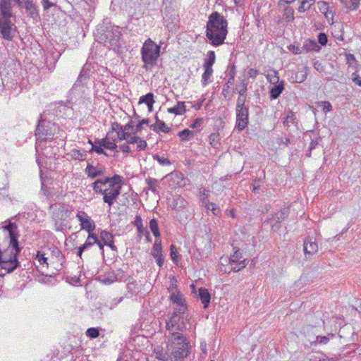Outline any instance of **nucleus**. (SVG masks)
Segmentation results:
<instances>
[{"label": "nucleus", "instance_id": "f257e3e1", "mask_svg": "<svg viewBox=\"0 0 361 361\" xmlns=\"http://www.w3.org/2000/svg\"><path fill=\"white\" fill-rule=\"evenodd\" d=\"M168 289L170 300L176 305L175 311L166 324L169 341V349L175 357H180L187 353L184 332L188 329V326H190L188 318L183 316L187 305L183 295L178 290L176 283H172Z\"/></svg>", "mask_w": 361, "mask_h": 361}, {"label": "nucleus", "instance_id": "f03ea898", "mask_svg": "<svg viewBox=\"0 0 361 361\" xmlns=\"http://www.w3.org/2000/svg\"><path fill=\"white\" fill-rule=\"evenodd\" d=\"M92 187L96 193L103 195V200L110 209L121 193V176L114 175L111 178L97 179L92 183Z\"/></svg>", "mask_w": 361, "mask_h": 361}, {"label": "nucleus", "instance_id": "7ed1b4c3", "mask_svg": "<svg viewBox=\"0 0 361 361\" xmlns=\"http://www.w3.org/2000/svg\"><path fill=\"white\" fill-rule=\"evenodd\" d=\"M227 26V20L218 12H214L209 16L206 36L212 45L218 47L224 43L228 34Z\"/></svg>", "mask_w": 361, "mask_h": 361}, {"label": "nucleus", "instance_id": "20e7f679", "mask_svg": "<svg viewBox=\"0 0 361 361\" xmlns=\"http://www.w3.org/2000/svg\"><path fill=\"white\" fill-rule=\"evenodd\" d=\"M12 1L20 4V0H0V32L6 39H11L15 32L11 20L13 16Z\"/></svg>", "mask_w": 361, "mask_h": 361}, {"label": "nucleus", "instance_id": "39448f33", "mask_svg": "<svg viewBox=\"0 0 361 361\" xmlns=\"http://www.w3.org/2000/svg\"><path fill=\"white\" fill-rule=\"evenodd\" d=\"M142 60L144 68L148 69L149 66H154L160 55V46L157 45L150 38L145 40L141 49Z\"/></svg>", "mask_w": 361, "mask_h": 361}, {"label": "nucleus", "instance_id": "423d86ee", "mask_svg": "<svg viewBox=\"0 0 361 361\" xmlns=\"http://www.w3.org/2000/svg\"><path fill=\"white\" fill-rule=\"evenodd\" d=\"M51 124L46 121H40L35 130V135L37 140L51 139L53 133L51 130Z\"/></svg>", "mask_w": 361, "mask_h": 361}, {"label": "nucleus", "instance_id": "0eeeda50", "mask_svg": "<svg viewBox=\"0 0 361 361\" xmlns=\"http://www.w3.org/2000/svg\"><path fill=\"white\" fill-rule=\"evenodd\" d=\"M76 217L80 222V227L82 230H85L88 233H91L95 229V224L94 221L85 212L79 211L76 214Z\"/></svg>", "mask_w": 361, "mask_h": 361}, {"label": "nucleus", "instance_id": "6e6552de", "mask_svg": "<svg viewBox=\"0 0 361 361\" xmlns=\"http://www.w3.org/2000/svg\"><path fill=\"white\" fill-rule=\"evenodd\" d=\"M168 335V332L166 331V336H167ZM168 338V337H166ZM167 340H169V338H167ZM185 343L187 344V353L185 355L183 356V357H176L174 356V355L172 353V352L171 350H169V341H168V343H167V351L166 352H164L162 349H155L154 351V353L155 355V357L161 360V361H167L169 358H174L175 360H179V359H182L183 357H185L188 356V353H189V343L187 341V339L185 338Z\"/></svg>", "mask_w": 361, "mask_h": 361}, {"label": "nucleus", "instance_id": "1a4fd4ad", "mask_svg": "<svg viewBox=\"0 0 361 361\" xmlns=\"http://www.w3.org/2000/svg\"><path fill=\"white\" fill-rule=\"evenodd\" d=\"M236 112V128L238 130H244L249 121V108L235 109Z\"/></svg>", "mask_w": 361, "mask_h": 361}, {"label": "nucleus", "instance_id": "9d476101", "mask_svg": "<svg viewBox=\"0 0 361 361\" xmlns=\"http://www.w3.org/2000/svg\"><path fill=\"white\" fill-rule=\"evenodd\" d=\"M126 141L128 145H131L133 148H134V150H136L137 152L145 149L147 146L145 140H142L140 137L135 136V135H131L130 133L127 136Z\"/></svg>", "mask_w": 361, "mask_h": 361}, {"label": "nucleus", "instance_id": "9b49d317", "mask_svg": "<svg viewBox=\"0 0 361 361\" xmlns=\"http://www.w3.org/2000/svg\"><path fill=\"white\" fill-rule=\"evenodd\" d=\"M317 6L319 11L324 14L327 21L330 23L333 22L334 13V6L332 4H329L326 1H320L317 2Z\"/></svg>", "mask_w": 361, "mask_h": 361}, {"label": "nucleus", "instance_id": "f8f14e48", "mask_svg": "<svg viewBox=\"0 0 361 361\" xmlns=\"http://www.w3.org/2000/svg\"><path fill=\"white\" fill-rule=\"evenodd\" d=\"M85 173L89 178H95L103 176L104 173V169L99 165L94 166L92 164L88 163L85 169Z\"/></svg>", "mask_w": 361, "mask_h": 361}, {"label": "nucleus", "instance_id": "ddd939ff", "mask_svg": "<svg viewBox=\"0 0 361 361\" xmlns=\"http://www.w3.org/2000/svg\"><path fill=\"white\" fill-rule=\"evenodd\" d=\"M24 8L33 22H37L39 18L37 6L32 1L27 0L24 1Z\"/></svg>", "mask_w": 361, "mask_h": 361}, {"label": "nucleus", "instance_id": "4468645a", "mask_svg": "<svg viewBox=\"0 0 361 361\" xmlns=\"http://www.w3.org/2000/svg\"><path fill=\"white\" fill-rule=\"evenodd\" d=\"M318 250V245L315 240L308 237L304 241V252L305 255H313Z\"/></svg>", "mask_w": 361, "mask_h": 361}, {"label": "nucleus", "instance_id": "2eb2a0df", "mask_svg": "<svg viewBox=\"0 0 361 361\" xmlns=\"http://www.w3.org/2000/svg\"><path fill=\"white\" fill-rule=\"evenodd\" d=\"M100 238L104 245L109 246L112 250H116L117 248L114 245V236L111 233L106 231H102L100 233Z\"/></svg>", "mask_w": 361, "mask_h": 361}, {"label": "nucleus", "instance_id": "dca6fc26", "mask_svg": "<svg viewBox=\"0 0 361 361\" xmlns=\"http://www.w3.org/2000/svg\"><path fill=\"white\" fill-rule=\"evenodd\" d=\"M67 157L71 159L84 161L87 159V151L73 149L67 153Z\"/></svg>", "mask_w": 361, "mask_h": 361}, {"label": "nucleus", "instance_id": "f3484780", "mask_svg": "<svg viewBox=\"0 0 361 361\" xmlns=\"http://www.w3.org/2000/svg\"><path fill=\"white\" fill-rule=\"evenodd\" d=\"M199 297L201 300L202 303L204 305V308L206 309L208 307L211 296L207 288H200L199 289Z\"/></svg>", "mask_w": 361, "mask_h": 361}, {"label": "nucleus", "instance_id": "a211bd4d", "mask_svg": "<svg viewBox=\"0 0 361 361\" xmlns=\"http://www.w3.org/2000/svg\"><path fill=\"white\" fill-rule=\"evenodd\" d=\"M284 89V82L281 81L279 84L274 85L270 90V98L271 99H277Z\"/></svg>", "mask_w": 361, "mask_h": 361}, {"label": "nucleus", "instance_id": "6ab92c4d", "mask_svg": "<svg viewBox=\"0 0 361 361\" xmlns=\"http://www.w3.org/2000/svg\"><path fill=\"white\" fill-rule=\"evenodd\" d=\"M204 71L202 75V85L203 87H206L209 82H211L210 78L213 73V69L212 67L204 66Z\"/></svg>", "mask_w": 361, "mask_h": 361}, {"label": "nucleus", "instance_id": "aec40b11", "mask_svg": "<svg viewBox=\"0 0 361 361\" xmlns=\"http://www.w3.org/2000/svg\"><path fill=\"white\" fill-rule=\"evenodd\" d=\"M186 111L184 102H178L177 105L168 109V112L175 115H181Z\"/></svg>", "mask_w": 361, "mask_h": 361}, {"label": "nucleus", "instance_id": "412c9836", "mask_svg": "<svg viewBox=\"0 0 361 361\" xmlns=\"http://www.w3.org/2000/svg\"><path fill=\"white\" fill-rule=\"evenodd\" d=\"M248 81L245 78L240 79L239 82L236 85L234 90L238 92L239 94H246L247 90Z\"/></svg>", "mask_w": 361, "mask_h": 361}, {"label": "nucleus", "instance_id": "4be33fe9", "mask_svg": "<svg viewBox=\"0 0 361 361\" xmlns=\"http://www.w3.org/2000/svg\"><path fill=\"white\" fill-rule=\"evenodd\" d=\"M97 143L107 149L116 150L117 148L116 144L114 143V142H111L107 136L105 138L99 140Z\"/></svg>", "mask_w": 361, "mask_h": 361}, {"label": "nucleus", "instance_id": "5701e85b", "mask_svg": "<svg viewBox=\"0 0 361 361\" xmlns=\"http://www.w3.org/2000/svg\"><path fill=\"white\" fill-rule=\"evenodd\" d=\"M307 78V73L305 71V68H302L301 71H298L295 73V75L291 76L293 82L301 83L305 80Z\"/></svg>", "mask_w": 361, "mask_h": 361}, {"label": "nucleus", "instance_id": "b1692460", "mask_svg": "<svg viewBox=\"0 0 361 361\" xmlns=\"http://www.w3.org/2000/svg\"><path fill=\"white\" fill-rule=\"evenodd\" d=\"M154 130L156 132L169 133L170 128L163 121L157 118L156 123L153 126Z\"/></svg>", "mask_w": 361, "mask_h": 361}, {"label": "nucleus", "instance_id": "393cba45", "mask_svg": "<svg viewBox=\"0 0 361 361\" xmlns=\"http://www.w3.org/2000/svg\"><path fill=\"white\" fill-rule=\"evenodd\" d=\"M145 182L148 186V190H150L154 194L158 193V180L155 178H148L145 180Z\"/></svg>", "mask_w": 361, "mask_h": 361}, {"label": "nucleus", "instance_id": "a878e982", "mask_svg": "<svg viewBox=\"0 0 361 361\" xmlns=\"http://www.w3.org/2000/svg\"><path fill=\"white\" fill-rule=\"evenodd\" d=\"M152 255L154 257L163 255L161 240H156L152 249Z\"/></svg>", "mask_w": 361, "mask_h": 361}, {"label": "nucleus", "instance_id": "bb28decb", "mask_svg": "<svg viewBox=\"0 0 361 361\" xmlns=\"http://www.w3.org/2000/svg\"><path fill=\"white\" fill-rule=\"evenodd\" d=\"M178 136L182 141H188L195 136V133L189 129H184L178 133Z\"/></svg>", "mask_w": 361, "mask_h": 361}, {"label": "nucleus", "instance_id": "cd10ccee", "mask_svg": "<svg viewBox=\"0 0 361 361\" xmlns=\"http://www.w3.org/2000/svg\"><path fill=\"white\" fill-rule=\"evenodd\" d=\"M315 2V0H300V6L298 8V11L300 13L305 12L309 10L312 5Z\"/></svg>", "mask_w": 361, "mask_h": 361}, {"label": "nucleus", "instance_id": "c85d7f7f", "mask_svg": "<svg viewBox=\"0 0 361 361\" xmlns=\"http://www.w3.org/2000/svg\"><path fill=\"white\" fill-rule=\"evenodd\" d=\"M216 56L214 51H209L207 53V59L204 61L203 66L212 67L215 63Z\"/></svg>", "mask_w": 361, "mask_h": 361}, {"label": "nucleus", "instance_id": "c756f323", "mask_svg": "<svg viewBox=\"0 0 361 361\" xmlns=\"http://www.w3.org/2000/svg\"><path fill=\"white\" fill-rule=\"evenodd\" d=\"M115 126H116V128L117 130L116 131L115 135H116V137L118 138V141L119 140H126L127 138V136L129 134V132L124 131L123 129H121V126L118 123H115Z\"/></svg>", "mask_w": 361, "mask_h": 361}, {"label": "nucleus", "instance_id": "7c9ffc66", "mask_svg": "<svg viewBox=\"0 0 361 361\" xmlns=\"http://www.w3.org/2000/svg\"><path fill=\"white\" fill-rule=\"evenodd\" d=\"M149 226L154 237H160L161 234L159 229L158 222L155 219L150 220Z\"/></svg>", "mask_w": 361, "mask_h": 361}, {"label": "nucleus", "instance_id": "2f4dec72", "mask_svg": "<svg viewBox=\"0 0 361 361\" xmlns=\"http://www.w3.org/2000/svg\"><path fill=\"white\" fill-rule=\"evenodd\" d=\"M35 261L42 266V268L48 267L47 258L44 257V254L40 251H38L36 255Z\"/></svg>", "mask_w": 361, "mask_h": 361}, {"label": "nucleus", "instance_id": "473e14b6", "mask_svg": "<svg viewBox=\"0 0 361 361\" xmlns=\"http://www.w3.org/2000/svg\"><path fill=\"white\" fill-rule=\"evenodd\" d=\"M154 102L155 101L154 99V94L152 92H149L147 94L142 96L139 100L140 104L145 103L147 105L154 104Z\"/></svg>", "mask_w": 361, "mask_h": 361}, {"label": "nucleus", "instance_id": "72a5a7b5", "mask_svg": "<svg viewBox=\"0 0 361 361\" xmlns=\"http://www.w3.org/2000/svg\"><path fill=\"white\" fill-rule=\"evenodd\" d=\"M284 19L287 22H290L294 20V10L290 7H286L283 11Z\"/></svg>", "mask_w": 361, "mask_h": 361}, {"label": "nucleus", "instance_id": "f704fd0d", "mask_svg": "<svg viewBox=\"0 0 361 361\" xmlns=\"http://www.w3.org/2000/svg\"><path fill=\"white\" fill-rule=\"evenodd\" d=\"M345 6L350 10L356 9L360 0H341Z\"/></svg>", "mask_w": 361, "mask_h": 361}, {"label": "nucleus", "instance_id": "c9c22d12", "mask_svg": "<svg viewBox=\"0 0 361 361\" xmlns=\"http://www.w3.org/2000/svg\"><path fill=\"white\" fill-rule=\"evenodd\" d=\"M202 202L205 208L208 210H211L214 215H218V209L214 203L209 202L207 200L203 199Z\"/></svg>", "mask_w": 361, "mask_h": 361}, {"label": "nucleus", "instance_id": "e433bc0d", "mask_svg": "<svg viewBox=\"0 0 361 361\" xmlns=\"http://www.w3.org/2000/svg\"><path fill=\"white\" fill-rule=\"evenodd\" d=\"M295 116L292 111H289L286 115L283 124L286 127H289L290 124H293L295 122Z\"/></svg>", "mask_w": 361, "mask_h": 361}, {"label": "nucleus", "instance_id": "4c0bfd02", "mask_svg": "<svg viewBox=\"0 0 361 361\" xmlns=\"http://www.w3.org/2000/svg\"><path fill=\"white\" fill-rule=\"evenodd\" d=\"M267 78V80L274 85H277L281 82L277 71H273V74H268Z\"/></svg>", "mask_w": 361, "mask_h": 361}, {"label": "nucleus", "instance_id": "58836bf2", "mask_svg": "<svg viewBox=\"0 0 361 361\" xmlns=\"http://www.w3.org/2000/svg\"><path fill=\"white\" fill-rule=\"evenodd\" d=\"M246 97H247V94H244V95L239 94V97H238V98L237 99V102H236L235 109L248 108V106H246L245 105V103L246 101Z\"/></svg>", "mask_w": 361, "mask_h": 361}, {"label": "nucleus", "instance_id": "ea45409f", "mask_svg": "<svg viewBox=\"0 0 361 361\" xmlns=\"http://www.w3.org/2000/svg\"><path fill=\"white\" fill-rule=\"evenodd\" d=\"M154 159L158 161L160 165L169 166L171 164L169 159L164 156H159L158 154L154 155Z\"/></svg>", "mask_w": 361, "mask_h": 361}, {"label": "nucleus", "instance_id": "a19ab883", "mask_svg": "<svg viewBox=\"0 0 361 361\" xmlns=\"http://www.w3.org/2000/svg\"><path fill=\"white\" fill-rule=\"evenodd\" d=\"M86 335L91 338H95L99 336V332L98 329L92 327L87 329L86 331Z\"/></svg>", "mask_w": 361, "mask_h": 361}, {"label": "nucleus", "instance_id": "79ce46f5", "mask_svg": "<svg viewBox=\"0 0 361 361\" xmlns=\"http://www.w3.org/2000/svg\"><path fill=\"white\" fill-rule=\"evenodd\" d=\"M115 123L112 125V130L109 132L107 134V137L111 142H114V143L116 144V142L118 141V138L116 137V131Z\"/></svg>", "mask_w": 361, "mask_h": 361}, {"label": "nucleus", "instance_id": "37998d69", "mask_svg": "<svg viewBox=\"0 0 361 361\" xmlns=\"http://www.w3.org/2000/svg\"><path fill=\"white\" fill-rule=\"evenodd\" d=\"M242 257V254L239 250L234 252L233 255L231 256L229 262L232 265L233 263H235Z\"/></svg>", "mask_w": 361, "mask_h": 361}, {"label": "nucleus", "instance_id": "c03bdc74", "mask_svg": "<svg viewBox=\"0 0 361 361\" xmlns=\"http://www.w3.org/2000/svg\"><path fill=\"white\" fill-rule=\"evenodd\" d=\"M170 255L173 260V262L178 264V255H177V251L175 245H171L170 247Z\"/></svg>", "mask_w": 361, "mask_h": 361}, {"label": "nucleus", "instance_id": "a18cd8bd", "mask_svg": "<svg viewBox=\"0 0 361 361\" xmlns=\"http://www.w3.org/2000/svg\"><path fill=\"white\" fill-rule=\"evenodd\" d=\"M186 204L187 202L183 197H178L176 200V205L174 207L178 209L179 208L185 207Z\"/></svg>", "mask_w": 361, "mask_h": 361}, {"label": "nucleus", "instance_id": "49530a36", "mask_svg": "<svg viewBox=\"0 0 361 361\" xmlns=\"http://www.w3.org/2000/svg\"><path fill=\"white\" fill-rule=\"evenodd\" d=\"M89 152H95L99 154H104V155L107 156V154L104 152L103 147L100 146L99 145V146L92 145V147H91V149H90Z\"/></svg>", "mask_w": 361, "mask_h": 361}, {"label": "nucleus", "instance_id": "de8ad7c7", "mask_svg": "<svg viewBox=\"0 0 361 361\" xmlns=\"http://www.w3.org/2000/svg\"><path fill=\"white\" fill-rule=\"evenodd\" d=\"M92 245H90L89 242H86L80 247H78V255L81 258L82 252L90 248Z\"/></svg>", "mask_w": 361, "mask_h": 361}, {"label": "nucleus", "instance_id": "09e8293b", "mask_svg": "<svg viewBox=\"0 0 361 361\" xmlns=\"http://www.w3.org/2000/svg\"><path fill=\"white\" fill-rule=\"evenodd\" d=\"M97 237L94 233H92V232L89 233L88 237L86 240V242H89L90 245H94L97 241Z\"/></svg>", "mask_w": 361, "mask_h": 361}, {"label": "nucleus", "instance_id": "8fccbe9b", "mask_svg": "<svg viewBox=\"0 0 361 361\" xmlns=\"http://www.w3.org/2000/svg\"><path fill=\"white\" fill-rule=\"evenodd\" d=\"M202 123H203V118H197L190 125V127L192 128H197L200 127Z\"/></svg>", "mask_w": 361, "mask_h": 361}, {"label": "nucleus", "instance_id": "3c124183", "mask_svg": "<svg viewBox=\"0 0 361 361\" xmlns=\"http://www.w3.org/2000/svg\"><path fill=\"white\" fill-rule=\"evenodd\" d=\"M120 148L121 149L123 152H126V153H132L133 152H135L136 150H134V148H133V147H130L129 145L128 144H123V145H121L120 146Z\"/></svg>", "mask_w": 361, "mask_h": 361}, {"label": "nucleus", "instance_id": "603ef678", "mask_svg": "<svg viewBox=\"0 0 361 361\" xmlns=\"http://www.w3.org/2000/svg\"><path fill=\"white\" fill-rule=\"evenodd\" d=\"M148 124H149V119H147V118L142 119L136 126V128H135L136 133L142 130V129L143 128V125H148Z\"/></svg>", "mask_w": 361, "mask_h": 361}, {"label": "nucleus", "instance_id": "864d4df0", "mask_svg": "<svg viewBox=\"0 0 361 361\" xmlns=\"http://www.w3.org/2000/svg\"><path fill=\"white\" fill-rule=\"evenodd\" d=\"M132 224L136 228L141 227L142 226H143L142 219L141 216L140 215H136L135 217V220L132 222Z\"/></svg>", "mask_w": 361, "mask_h": 361}, {"label": "nucleus", "instance_id": "5fc2aeb1", "mask_svg": "<svg viewBox=\"0 0 361 361\" xmlns=\"http://www.w3.org/2000/svg\"><path fill=\"white\" fill-rule=\"evenodd\" d=\"M318 41L322 45H326L328 42L327 36L324 33H319L318 35Z\"/></svg>", "mask_w": 361, "mask_h": 361}, {"label": "nucleus", "instance_id": "6e6d98bb", "mask_svg": "<svg viewBox=\"0 0 361 361\" xmlns=\"http://www.w3.org/2000/svg\"><path fill=\"white\" fill-rule=\"evenodd\" d=\"M322 106L324 112H329L332 109V106L329 102H322Z\"/></svg>", "mask_w": 361, "mask_h": 361}, {"label": "nucleus", "instance_id": "4d7b16f0", "mask_svg": "<svg viewBox=\"0 0 361 361\" xmlns=\"http://www.w3.org/2000/svg\"><path fill=\"white\" fill-rule=\"evenodd\" d=\"M317 341L320 344H326L329 341V338L327 336H317Z\"/></svg>", "mask_w": 361, "mask_h": 361}, {"label": "nucleus", "instance_id": "13d9d810", "mask_svg": "<svg viewBox=\"0 0 361 361\" xmlns=\"http://www.w3.org/2000/svg\"><path fill=\"white\" fill-rule=\"evenodd\" d=\"M257 74H258V72L256 69L250 68L248 71V75L250 78H256Z\"/></svg>", "mask_w": 361, "mask_h": 361}, {"label": "nucleus", "instance_id": "bf43d9fd", "mask_svg": "<svg viewBox=\"0 0 361 361\" xmlns=\"http://www.w3.org/2000/svg\"><path fill=\"white\" fill-rule=\"evenodd\" d=\"M290 51H293L295 54H298L301 53V49L298 47L290 46L289 47Z\"/></svg>", "mask_w": 361, "mask_h": 361}, {"label": "nucleus", "instance_id": "052dcab7", "mask_svg": "<svg viewBox=\"0 0 361 361\" xmlns=\"http://www.w3.org/2000/svg\"><path fill=\"white\" fill-rule=\"evenodd\" d=\"M314 68L318 71H322L324 70L323 66H322L321 63L319 61H315L314 63Z\"/></svg>", "mask_w": 361, "mask_h": 361}, {"label": "nucleus", "instance_id": "680f3d73", "mask_svg": "<svg viewBox=\"0 0 361 361\" xmlns=\"http://www.w3.org/2000/svg\"><path fill=\"white\" fill-rule=\"evenodd\" d=\"M157 259V264L161 267L164 264V257L163 255H161L159 257H155Z\"/></svg>", "mask_w": 361, "mask_h": 361}, {"label": "nucleus", "instance_id": "e2e57ef3", "mask_svg": "<svg viewBox=\"0 0 361 361\" xmlns=\"http://www.w3.org/2000/svg\"><path fill=\"white\" fill-rule=\"evenodd\" d=\"M121 129H123L124 131L129 132V130L133 129V126L130 123H128L125 126H121Z\"/></svg>", "mask_w": 361, "mask_h": 361}, {"label": "nucleus", "instance_id": "0e129e2a", "mask_svg": "<svg viewBox=\"0 0 361 361\" xmlns=\"http://www.w3.org/2000/svg\"><path fill=\"white\" fill-rule=\"evenodd\" d=\"M136 228H137V231L138 236L140 238L142 237V235L144 234V231H145L144 226H142L141 227H137Z\"/></svg>", "mask_w": 361, "mask_h": 361}, {"label": "nucleus", "instance_id": "69168bd1", "mask_svg": "<svg viewBox=\"0 0 361 361\" xmlns=\"http://www.w3.org/2000/svg\"><path fill=\"white\" fill-rule=\"evenodd\" d=\"M43 6L44 9H48L52 6V4H51L49 0H43Z\"/></svg>", "mask_w": 361, "mask_h": 361}, {"label": "nucleus", "instance_id": "338daca9", "mask_svg": "<svg viewBox=\"0 0 361 361\" xmlns=\"http://www.w3.org/2000/svg\"><path fill=\"white\" fill-rule=\"evenodd\" d=\"M346 59L348 61V63H350L351 61L355 60V56L353 54H349L346 55Z\"/></svg>", "mask_w": 361, "mask_h": 361}, {"label": "nucleus", "instance_id": "774afa93", "mask_svg": "<svg viewBox=\"0 0 361 361\" xmlns=\"http://www.w3.org/2000/svg\"><path fill=\"white\" fill-rule=\"evenodd\" d=\"M240 267L242 269L245 268L247 265L246 264V259L242 260L238 263Z\"/></svg>", "mask_w": 361, "mask_h": 361}]
</instances>
